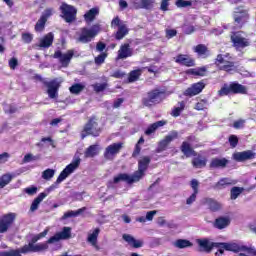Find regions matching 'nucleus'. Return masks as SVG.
<instances>
[{
    "mask_svg": "<svg viewBox=\"0 0 256 256\" xmlns=\"http://www.w3.org/2000/svg\"><path fill=\"white\" fill-rule=\"evenodd\" d=\"M175 5L179 9H185V7H191L193 2L187 0H176Z\"/></svg>",
    "mask_w": 256,
    "mask_h": 256,
    "instance_id": "nucleus-48",
    "label": "nucleus"
},
{
    "mask_svg": "<svg viewBox=\"0 0 256 256\" xmlns=\"http://www.w3.org/2000/svg\"><path fill=\"white\" fill-rule=\"evenodd\" d=\"M87 211V207H82L76 211L70 210L62 216V219H69L70 217H79V215H83Z\"/></svg>",
    "mask_w": 256,
    "mask_h": 256,
    "instance_id": "nucleus-33",
    "label": "nucleus"
},
{
    "mask_svg": "<svg viewBox=\"0 0 256 256\" xmlns=\"http://www.w3.org/2000/svg\"><path fill=\"white\" fill-rule=\"evenodd\" d=\"M141 73H143V69L133 70L129 73L128 81L129 83H135L139 77H141Z\"/></svg>",
    "mask_w": 256,
    "mask_h": 256,
    "instance_id": "nucleus-40",
    "label": "nucleus"
},
{
    "mask_svg": "<svg viewBox=\"0 0 256 256\" xmlns=\"http://www.w3.org/2000/svg\"><path fill=\"white\" fill-rule=\"evenodd\" d=\"M97 15H99V8H92L84 14V21L86 23H93Z\"/></svg>",
    "mask_w": 256,
    "mask_h": 256,
    "instance_id": "nucleus-29",
    "label": "nucleus"
},
{
    "mask_svg": "<svg viewBox=\"0 0 256 256\" xmlns=\"http://www.w3.org/2000/svg\"><path fill=\"white\" fill-rule=\"evenodd\" d=\"M207 107H209V102L207 100H201L195 105L197 111H203V109H207Z\"/></svg>",
    "mask_w": 256,
    "mask_h": 256,
    "instance_id": "nucleus-54",
    "label": "nucleus"
},
{
    "mask_svg": "<svg viewBox=\"0 0 256 256\" xmlns=\"http://www.w3.org/2000/svg\"><path fill=\"white\" fill-rule=\"evenodd\" d=\"M196 242L200 251L204 253H211L214 247H219V244H216L217 242H211L209 238L197 239Z\"/></svg>",
    "mask_w": 256,
    "mask_h": 256,
    "instance_id": "nucleus-17",
    "label": "nucleus"
},
{
    "mask_svg": "<svg viewBox=\"0 0 256 256\" xmlns=\"http://www.w3.org/2000/svg\"><path fill=\"white\" fill-rule=\"evenodd\" d=\"M99 155V145H91L84 152V157L91 158Z\"/></svg>",
    "mask_w": 256,
    "mask_h": 256,
    "instance_id": "nucleus-35",
    "label": "nucleus"
},
{
    "mask_svg": "<svg viewBox=\"0 0 256 256\" xmlns=\"http://www.w3.org/2000/svg\"><path fill=\"white\" fill-rule=\"evenodd\" d=\"M81 165V158L79 156H75L72 160V162L65 167V169L59 174L56 182H54L51 186H49L44 192L40 193L37 198H35L30 206V211L35 212L37 209H39V205H41V202L47 195L51 193V191H55V189L59 188V184L63 183L69 175L74 173L77 169H79V166Z\"/></svg>",
    "mask_w": 256,
    "mask_h": 256,
    "instance_id": "nucleus-1",
    "label": "nucleus"
},
{
    "mask_svg": "<svg viewBox=\"0 0 256 256\" xmlns=\"http://www.w3.org/2000/svg\"><path fill=\"white\" fill-rule=\"evenodd\" d=\"M101 31V26L99 24H94L92 27L87 28L83 27L81 28L76 35L78 36L76 38V41L78 43H91L94 37H97L99 35V32Z\"/></svg>",
    "mask_w": 256,
    "mask_h": 256,
    "instance_id": "nucleus-4",
    "label": "nucleus"
},
{
    "mask_svg": "<svg viewBox=\"0 0 256 256\" xmlns=\"http://www.w3.org/2000/svg\"><path fill=\"white\" fill-rule=\"evenodd\" d=\"M101 233L100 228H95L92 232L88 234L87 242L91 244L92 247H97V239Z\"/></svg>",
    "mask_w": 256,
    "mask_h": 256,
    "instance_id": "nucleus-28",
    "label": "nucleus"
},
{
    "mask_svg": "<svg viewBox=\"0 0 256 256\" xmlns=\"http://www.w3.org/2000/svg\"><path fill=\"white\" fill-rule=\"evenodd\" d=\"M16 217L17 214L13 212L3 215L0 218V233H7L11 225L15 222Z\"/></svg>",
    "mask_w": 256,
    "mask_h": 256,
    "instance_id": "nucleus-12",
    "label": "nucleus"
},
{
    "mask_svg": "<svg viewBox=\"0 0 256 256\" xmlns=\"http://www.w3.org/2000/svg\"><path fill=\"white\" fill-rule=\"evenodd\" d=\"M229 143H230V146L235 149V147H237L238 143H239V138H237V136L235 135H231L229 137Z\"/></svg>",
    "mask_w": 256,
    "mask_h": 256,
    "instance_id": "nucleus-58",
    "label": "nucleus"
},
{
    "mask_svg": "<svg viewBox=\"0 0 256 256\" xmlns=\"http://www.w3.org/2000/svg\"><path fill=\"white\" fill-rule=\"evenodd\" d=\"M227 185H235V181L231 178H222L214 185V189H225Z\"/></svg>",
    "mask_w": 256,
    "mask_h": 256,
    "instance_id": "nucleus-32",
    "label": "nucleus"
},
{
    "mask_svg": "<svg viewBox=\"0 0 256 256\" xmlns=\"http://www.w3.org/2000/svg\"><path fill=\"white\" fill-rule=\"evenodd\" d=\"M192 165L193 167H196V169H203V167L207 165V159L201 156L196 157L193 159Z\"/></svg>",
    "mask_w": 256,
    "mask_h": 256,
    "instance_id": "nucleus-37",
    "label": "nucleus"
},
{
    "mask_svg": "<svg viewBox=\"0 0 256 256\" xmlns=\"http://www.w3.org/2000/svg\"><path fill=\"white\" fill-rule=\"evenodd\" d=\"M93 90L95 91V93H102V91H105L108 87L107 83H96L92 85Z\"/></svg>",
    "mask_w": 256,
    "mask_h": 256,
    "instance_id": "nucleus-49",
    "label": "nucleus"
},
{
    "mask_svg": "<svg viewBox=\"0 0 256 256\" xmlns=\"http://www.w3.org/2000/svg\"><path fill=\"white\" fill-rule=\"evenodd\" d=\"M39 239L41 238L38 236V234L33 236L31 241L21 248V253L25 255L27 253H39L41 251H47V249H49V245L47 243L36 244Z\"/></svg>",
    "mask_w": 256,
    "mask_h": 256,
    "instance_id": "nucleus-5",
    "label": "nucleus"
},
{
    "mask_svg": "<svg viewBox=\"0 0 256 256\" xmlns=\"http://www.w3.org/2000/svg\"><path fill=\"white\" fill-rule=\"evenodd\" d=\"M190 187L193 190V193L198 194L199 193V180L197 179H192L190 181Z\"/></svg>",
    "mask_w": 256,
    "mask_h": 256,
    "instance_id": "nucleus-56",
    "label": "nucleus"
},
{
    "mask_svg": "<svg viewBox=\"0 0 256 256\" xmlns=\"http://www.w3.org/2000/svg\"><path fill=\"white\" fill-rule=\"evenodd\" d=\"M4 110H5V113H10V114L17 113V107L15 105H7L5 106Z\"/></svg>",
    "mask_w": 256,
    "mask_h": 256,
    "instance_id": "nucleus-62",
    "label": "nucleus"
},
{
    "mask_svg": "<svg viewBox=\"0 0 256 256\" xmlns=\"http://www.w3.org/2000/svg\"><path fill=\"white\" fill-rule=\"evenodd\" d=\"M124 23L121 22V19H119V17H116L112 20L111 22V27L113 29H117V27H120V25H123Z\"/></svg>",
    "mask_w": 256,
    "mask_h": 256,
    "instance_id": "nucleus-61",
    "label": "nucleus"
},
{
    "mask_svg": "<svg viewBox=\"0 0 256 256\" xmlns=\"http://www.w3.org/2000/svg\"><path fill=\"white\" fill-rule=\"evenodd\" d=\"M229 93H232L231 91V84L227 85L225 84L219 91H218V95L220 97H225V95H229Z\"/></svg>",
    "mask_w": 256,
    "mask_h": 256,
    "instance_id": "nucleus-50",
    "label": "nucleus"
},
{
    "mask_svg": "<svg viewBox=\"0 0 256 256\" xmlns=\"http://www.w3.org/2000/svg\"><path fill=\"white\" fill-rule=\"evenodd\" d=\"M175 139H179V132L175 130L170 131L168 135L159 142L156 152L163 153V151H165L167 147H169V144L172 143V141H175Z\"/></svg>",
    "mask_w": 256,
    "mask_h": 256,
    "instance_id": "nucleus-11",
    "label": "nucleus"
},
{
    "mask_svg": "<svg viewBox=\"0 0 256 256\" xmlns=\"http://www.w3.org/2000/svg\"><path fill=\"white\" fill-rule=\"evenodd\" d=\"M111 77H114L115 79H123V77H125V72L116 70L113 74H111Z\"/></svg>",
    "mask_w": 256,
    "mask_h": 256,
    "instance_id": "nucleus-64",
    "label": "nucleus"
},
{
    "mask_svg": "<svg viewBox=\"0 0 256 256\" xmlns=\"http://www.w3.org/2000/svg\"><path fill=\"white\" fill-rule=\"evenodd\" d=\"M149 163H151V158H149V156H144L138 161V171L134 172L132 176L125 173L114 176L113 181L109 182L108 187H111L113 183H121V181H124V183H128V185H132V183H137L138 181H141L143 175H145V172L149 167Z\"/></svg>",
    "mask_w": 256,
    "mask_h": 256,
    "instance_id": "nucleus-2",
    "label": "nucleus"
},
{
    "mask_svg": "<svg viewBox=\"0 0 256 256\" xmlns=\"http://www.w3.org/2000/svg\"><path fill=\"white\" fill-rule=\"evenodd\" d=\"M195 53L199 55V57H207L209 56V50L207 49V46L203 44H199L194 48Z\"/></svg>",
    "mask_w": 256,
    "mask_h": 256,
    "instance_id": "nucleus-38",
    "label": "nucleus"
},
{
    "mask_svg": "<svg viewBox=\"0 0 256 256\" xmlns=\"http://www.w3.org/2000/svg\"><path fill=\"white\" fill-rule=\"evenodd\" d=\"M22 41H24L25 43H31V41H33V35L30 33L22 34Z\"/></svg>",
    "mask_w": 256,
    "mask_h": 256,
    "instance_id": "nucleus-63",
    "label": "nucleus"
},
{
    "mask_svg": "<svg viewBox=\"0 0 256 256\" xmlns=\"http://www.w3.org/2000/svg\"><path fill=\"white\" fill-rule=\"evenodd\" d=\"M60 11L62 13L61 17L66 21V23H73L77 19V8L71 6L67 3H62L60 6Z\"/></svg>",
    "mask_w": 256,
    "mask_h": 256,
    "instance_id": "nucleus-9",
    "label": "nucleus"
},
{
    "mask_svg": "<svg viewBox=\"0 0 256 256\" xmlns=\"http://www.w3.org/2000/svg\"><path fill=\"white\" fill-rule=\"evenodd\" d=\"M44 85L47 87V94L50 99H57L59 97V84L57 81H45Z\"/></svg>",
    "mask_w": 256,
    "mask_h": 256,
    "instance_id": "nucleus-19",
    "label": "nucleus"
},
{
    "mask_svg": "<svg viewBox=\"0 0 256 256\" xmlns=\"http://www.w3.org/2000/svg\"><path fill=\"white\" fill-rule=\"evenodd\" d=\"M53 13H55V9L53 8H46L43 12L40 18L44 19V21H47L49 17H52Z\"/></svg>",
    "mask_w": 256,
    "mask_h": 256,
    "instance_id": "nucleus-51",
    "label": "nucleus"
},
{
    "mask_svg": "<svg viewBox=\"0 0 256 256\" xmlns=\"http://www.w3.org/2000/svg\"><path fill=\"white\" fill-rule=\"evenodd\" d=\"M55 35L53 32H49L44 37L40 38L38 43L35 44L36 49H49L53 45Z\"/></svg>",
    "mask_w": 256,
    "mask_h": 256,
    "instance_id": "nucleus-18",
    "label": "nucleus"
},
{
    "mask_svg": "<svg viewBox=\"0 0 256 256\" xmlns=\"http://www.w3.org/2000/svg\"><path fill=\"white\" fill-rule=\"evenodd\" d=\"M122 149H123L122 142L113 143L109 145L104 151V159H107V161H113V159H115V157L119 155Z\"/></svg>",
    "mask_w": 256,
    "mask_h": 256,
    "instance_id": "nucleus-10",
    "label": "nucleus"
},
{
    "mask_svg": "<svg viewBox=\"0 0 256 256\" xmlns=\"http://www.w3.org/2000/svg\"><path fill=\"white\" fill-rule=\"evenodd\" d=\"M133 9H153L155 0H131Z\"/></svg>",
    "mask_w": 256,
    "mask_h": 256,
    "instance_id": "nucleus-21",
    "label": "nucleus"
},
{
    "mask_svg": "<svg viewBox=\"0 0 256 256\" xmlns=\"http://www.w3.org/2000/svg\"><path fill=\"white\" fill-rule=\"evenodd\" d=\"M73 57H79V52L75 50H68L66 53L63 54L61 50H57L53 54V58L58 59L62 67H69L71 59H73Z\"/></svg>",
    "mask_w": 256,
    "mask_h": 256,
    "instance_id": "nucleus-7",
    "label": "nucleus"
},
{
    "mask_svg": "<svg viewBox=\"0 0 256 256\" xmlns=\"http://www.w3.org/2000/svg\"><path fill=\"white\" fill-rule=\"evenodd\" d=\"M167 122L160 120L151 124L145 131V135H153L157 131L158 127H163Z\"/></svg>",
    "mask_w": 256,
    "mask_h": 256,
    "instance_id": "nucleus-31",
    "label": "nucleus"
},
{
    "mask_svg": "<svg viewBox=\"0 0 256 256\" xmlns=\"http://www.w3.org/2000/svg\"><path fill=\"white\" fill-rule=\"evenodd\" d=\"M247 19H249V14L243 8H237L234 11L236 29H241L247 23Z\"/></svg>",
    "mask_w": 256,
    "mask_h": 256,
    "instance_id": "nucleus-13",
    "label": "nucleus"
},
{
    "mask_svg": "<svg viewBox=\"0 0 256 256\" xmlns=\"http://www.w3.org/2000/svg\"><path fill=\"white\" fill-rule=\"evenodd\" d=\"M88 135H92V137H99L101 135V127H99V124L93 118L85 124L81 132L82 139H85Z\"/></svg>",
    "mask_w": 256,
    "mask_h": 256,
    "instance_id": "nucleus-8",
    "label": "nucleus"
},
{
    "mask_svg": "<svg viewBox=\"0 0 256 256\" xmlns=\"http://www.w3.org/2000/svg\"><path fill=\"white\" fill-rule=\"evenodd\" d=\"M206 204L211 211H219V209H221V204L214 199H206Z\"/></svg>",
    "mask_w": 256,
    "mask_h": 256,
    "instance_id": "nucleus-41",
    "label": "nucleus"
},
{
    "mask_svg": "<svg viewBox=\"0 0 256 256\" xmlns=\"http://www.w3.org/2000/svg\"><path fill=\"white\" fill-rule=\"evenodd\" d=\"M243 188L241 187H233L230 191V198L232 199V201H235V199H237V197H239V195H241V193H243Z\"/></svg>",
    "mask_w": 256,
    "mask_h": 256,
    "instance_id": "nucleus-45",
    "label": "nucleus"
},
{
    "mask_svg": "<svg viewBox=\"0 0 256 256\" xmlns=\"http://www.w3.org/2000/svg\"><path fill=\"white\" fill-rule=\"evenodd\" d=\"M219 69L221 71H226L227 73H229V72L233 71V69H235V63H233L231 61H227L223 65L219 66Z\"/></svg>",
    "mask_w": 256,
    "mask_h": 256,
    "instance_id": "nucleus-47",
    "label": "nucleus"
},
{
    "mask_svg": "<svg viewBox=\"0 0 256 256\" xmlns=\"http://www.w3.org/2000/svg\"><path fill=\"white\" fill-rule=\"evenodd\" d=\"M183 109H185V102H180L179 106L173 109L172 116L179 117V115H181V111H183Z\"/></svg>",
    "mask_w": 256,
    "mask_h": 256,
    "instance_id": "nucleus-52",
    "label": "nucleus"
},
{
    "mask_svg": "<svg viewBox=\"0 0 256 256\" xmlns=\"http://www.w3.org/2000/svg\"><path fill=\"white\" fill-rule=\"evenodd\" d=\"M122 237H123L124 241H126V243L130 244L131 247H134V249H139V248L143 247L142 241L135 239L133 236H131L129 234H124Z\"/></svg>",
    "mask_w": 256,
    "mask_h": 256,
    "instance_id": "nucleus-27",
    "label": "nucleus"
},
{
    "mask_svg": "<svg viewBox=\"0 0 256 256\" xmlns=\"http://www.w3.org/2000/svg\"><path fill=\"white\" fill-rule=\"evenodd\" d=\"M83 89H85V85L81 83H76L69 88V91L70 93H72V95H79V93H81Z\"/></svg>",
    "mask_w": 256,
    "mask_h": 256,
    "instance_id": "nucleus-42",
    "label": "nucleus"
},
{
    "mask_svg": "<svg viewBox=\"0 0 256 256\" xmlns=\"http://www.w3.org/2000/svg\"><path fill=\"white\" fill-rule=\"evenodd\" d=\"M233 127H234V129H243V127H245V120L240 119V120L235 121L233 123Z\"/></svg>",
    "mask_w": 256,
    "mask_h": 256,
    "instance_id": "nucleus-60",
    "label": "nucleus"
},
{
    "mask_svg": "<svg viewBox=\"0 0 256 256\" xmlns=\"http://www.w3.org/2000/svg\"><path fill=\"white\" fill-rule=\"evenodd\" d=\"M128 34H129V28H127V24H120L115 34V39H117L118 41H121V39H123Z\"/></svg>",
    "mask_w": 256,
    "mask_h": 256,
    "instance_id": "nucleus-30",
    "label": "nucleus"
},
{
    "mask_svg": "<svg viewBox=\"0 0 256 256\" xmlns=\"http://www.w3.org/2000/svg\"><path fill=\"white\" fill-rule=\"evenodd\" d=\"M24 193H26L27 195H36L37 194V187L35 186H31V187H27L24 190Z\"/></svg>",
    "mask_w": 256,
    "mask_h": 256,
    "instance_id": "nucleus-59",
    "label": "nucleus"
},
{
    "mask_svg": "<svg viewBox=\"0 0 256 256\" xmlns=\"http://www.w3.org/2000/svg\"><path fill=\"white\" fill-rule=\"evenodd\" d=\"M189 73L191 75H195L197 77H205V75L207 73V67L203 66V67H199V68L190 69Z\"/></svg>",
    "mask_w": 256,
    "mask_h": 256,
    "instance_id": "nucleus-39",
    "label": "nucleus"
},
{
    "mask_svg": "<svg viewBox=\"0 0 256 256\" xmlns=\"http://www.w3.org/2000/svg\"><path fill=\"white\" fill-rule=\"evenodd\" d=\"M21 248L18 250H10L8 252H2L1 256H21Z\"/></svg>",
    "mask_w": 256,
    "mask_h": 256,
    "instance_id": "nucleus-57",
    "label": "nucleus"
},
{
    "mask_svg": "<svg viewBox=\"0 0 256 256\" xmlns=\"http://www.w3.org/2000/svg\"><path fill=\"white\" fill-rule=\"evenodd\" d=\"M230 89L235 95H247V87L239 84L238 82L230 83Z\"/></svg>",
    "mask_w": 256,
    "mask_h": 256,
    "instance_id": "nucleus-25",
    "label": "nucleus"
},
{
    "mask_svg": "<svg viewBox=\"0 0 256 256\" xmlns=\"http://www.w3.org/2000/svg\"><path fill=\"white\" fill-rule=\"evenodd\" d=\"M232 157L234 161H237L238 163H243L245 161H251L252 159H255L256 153L253 150H246L242 152H235Z\"/></svg>",
    "mask_w": 256,
    "mask_h": 256,
    "instance_id": "nucleus-16",
    "label": "nucleus"
},
{
    "mask_svg": "<svg viewBox=\"0 0 256 256\" xmlns=\"http://www.w3.org/2000/svg\"><path fill=\"white\" fill-rule=\"evenodd\" d=\"M105 59H107V53L102 52L100 55L95 57L94 61L96 65H103V63H105Z\"/></svg>",
    "mask_w": 256,
    "mask_h": 256,
    "instance_id": "nucleus-53",
    "label": "nucleus"
},
{
    "mask_svg": "<svg viewBox=\"0 0 256 256\" xmlns=\"http://www.w3.org/2000/svg\"><path fill=\"white\" fill-rule=\"evenodd\" d=\"M174 247L177 249H187L188 247H193V243L186 239H178L174 242Z\"/></svg>",
    "mask_w": 256,
    "mask_h": 256,
    "instance_id": "nucleus-36",
    "label": "nucleus"
},
{
    "mask_svg": "<svg viewBox=\"0 0 256 256\" xmlns=\"http://www.w3.org/2000/svg\"><path fill=\"white\" fill-rule=\"evenodd\" d=\"M13 177L10 174H4L0 177V189L7 187L11 183Z\"/></svg>",
    "mask_w": 256,
    "mask_h": 256,
    "instance_id": "nucleus-43",
    "label": "nucleus"
},
{
    "mask_svg": "<svg viewBox=\"0 0 256 256\" xmlns=\"http://www.w3.org/2000/svg\"><path fill=\"white\" fill-rule=\"evenodd\" d=\"M174 61L183 67H195V60L186 54H178L176 57H174Z\"/></svg>",
    "mask_w": 256,
    "mask_h": 256,
    "instance_id": "nucleus-22",
    "label": "nucleus"
},
{
    "mask_svg": "<svg viewBox=\"0 0 256 256\" xmlns=\"http://www.w3.org/2000/svg\"><path fill=\"white\" fill-rule=\"evenodd\" d=\"M165 99V92L159 89H154L147 93L142 99V103L145 107H153V105H159L161 101Z\"/></svg>",
    "mask_w": 256,
    "mask_h": 256,
    "instance_id": "nucleus-6",
    "label": "nucleus"
},
{
    "mask_svg": "<svg viewBox=\"0 0 256 256\" xmlns=\"http://www.w3.org/2000/svg\"><path fill=\"white\" fill-rule=\"evenodd\" d=\"M229 160L226 158H213L210 163V167L212 169H219L227 167Z\"/></svg>",
    "mask_w": 256,
    "mask_h": 256,
    "instance_id": "nucleus-26",
    "label": "nucleus"
},
{
    "mask_svg": "<svg viewBox=\"0 0 256 256\" xmlns=\"http://www.w3.org/2000/svg\"><path fill=\"white\" fill-rule=\"evenodd\" d=\"M67 239H71V227H63L62 231L50 237L47 243H58V241H65Z\"/></svg>",
    "mask_w": 256,
    "mask_h": 256,
    "instance_id": "nucleus-15",
    "label": "nucleus"
},
{
    "mask_svg": "<svg viewBox=\"0 0 256 256\" xmlns=\"http://www.w3.org/2000/svg\"><path fill=\"white\" fill-rule=\"evenodd\" d=\"M205 89V82L200 81L197 83H194L185 90L184 95L186 97H195V95H199L203 90Z\"/></svg>",
    "mask_w": 256,
    "mask_h": 256,
    "instance_id": "nucleus-20",
    "label": "nucleus"
},
{
    "mask_svg": "<svg viewBox=\"0 0 256 256\" xmlns=\"http://www.w3.org/2000/svg\"><path fill=\"white\" fill-rule=\"evenodd\" d=\"M55 177V169L48 168L42 172V179L45 181H51Z\"/></svg>",
    "mask_w": 256,
    "mask_h": 256,
    "instance_id": "nucleus-44",
    "label": "nucleus"
},
{
    "mask_svg": "<svg viewBox=\"0 0 256 256\" xmlns=\"http://www.w3.org/2000/svg\"><path fill=\"white\" fill-rule=\"evenodd\" d=\"M229 225H231V218L229 216H221L214 221L215 229H227Z\"/></svg>",
    "mask_w": 256,
    "mask_h": 256,
    "instance_id": "nucleus-24",
    "label": "nucleus"
},
{
    "mask_svg": "<svg viewBox=\"0 0 256 256\" xmlns=\"http://www.w3.org/2000/svg\"><path fill=\"white\" fill-rule=\"evenodd\" d=\"M231 41L236 49H245V47H249V45H251L249 39L243 37L240 32L234 33L231 36Z\"/></svg>",
    "mask_w": 256,
    "mask_h": 256,
    "instance_id": "nucleus-14",
    "label": "nucleus"
},
{
    "mask_svg": "<svg viewBox=\"0 0 256 256\" xmlns=\"http://www.w3.org/2000/svg\"><path fill=\"white\" fill-rule=\"evenodd\" d=\"M214 246L218 251L215 256L224 255L225 251H232V253H248V255L256 256L255 247H248L243 242H216Z\"/></svg>",
    "mask_w": 256,
    "mask_h": 256,
    "instance_id": "nucleus-3",
    "label": "nucleus"
},
{
    "mask_svg": "<svg viewBox=\"0 0 256 256\" xmlns=\"http://www.w3.org/2000/svg\"><path fill=\"white\" fill-rule=\"evenodd\" d=\"M46 23H47V21L40 17L35 25V31H37V33H41L43 31H45Z\"/></svg>",
    "mask_w": 256,
    "mask_h": 256,
    "instance_id": "nucleus-46",
    "label": "nucleus"
},
{
    "mask_svg": "<svg viewBox=\"0 0 256 256\" xmlns=\"http://www.w3.org/2000/svg\"><path fill=\"white\" fill-rule=\"evenodd\" d=\"M129 57H133V50L131 49V46L129 44L121 45L118 50L116 61L127 59Z\"/></svg>",
    "mask_w": 256,
    "mask_h": 256,
    "instance_id": "nucleus-23",
    "label": "nucleus"
},
{
    "mask_svg": "<svg viewBox=\"0 0 256 256\" xmlns=\"http://www.w3.org/2000/svg\"><path fill=\"white\" fill-rule=\"evenodd\" d=\"M37 159H39L38 156L28 153L24 156L22 163H31V161H37Z\"/></svg>",
    "mask_w": 256,
    "mask_h": 256,
    "instance_id": "nucleus-55",
    "label": "nucleus"
},
{
    "mask_svg": "<svg viewBox=\"0 0 256 256\" xmlns=\"http://www.w3.org/2000/svg\"><path fill=\"white\" fill-rule=\"evenodd\" d=\"M181 151L185 155V157H191L192 155H195V150H193V148H191V144L186 141L182 143Z\"/></svg>",
    "mask_w": 256,
    "mask_h": 256,
    "instance_id": "nucleus-34",
    "label": "nucleus"
}]
</instances>
